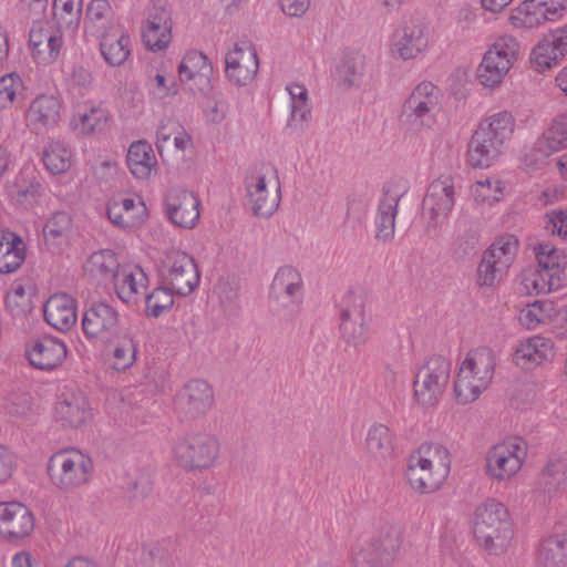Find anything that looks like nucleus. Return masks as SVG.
Listing matches in <instances>:
<instances>
[{
  "label": "nucleus",
  "mask_w": 567,
  "mask_h": 567,
  "mask_svg": "<svg viewBox=\"0 0 567 567\" xmlns=\"http://www.w3.org/2000/svg\"><path fill=\"white\" fill-rule=\"evenodd\" d=\"M516 120L508 111H499L483 118L474 131L466 151V163L472 168L495 165L514 136Z\"/></svg>",
  "instance_id": "f257e3e1"
},
{
  "label": "nucleus",
  "mask_w": 567,
  "mask_h": 567,
  "mask_svg": "<svg viewBox=\"0 0 567 567\" xmlns=\"http://www.w3.org/2000/svg\"><path fill=\"white\" fill-rule=\"evenodd\" d=\"M472 529L477 544L488 555H504L513 546V518L507 506L495 497H487L475 506Z\"/></svg>",
  "instance_id": "f03ea898"
},
{
  "label": "nucleus",
  "mask_w": 567,
  "mask_h": 567,
  "mask_svg": "<svg viewBox=\"0 0 567 567\" xmlns=\"http://www.w3.org/2000/svg\"><path fill=\"white\" fill-rule=\"evenodd\" d=\"M451 463V454L446 446L439 442H424L408 458V482L417 493H434L449 477Z\"/></svg>",
  "instance_id": "7ed1b4c3"
},
{
  "label": "nucleus",
  "mask_w": 567,
  "mask_h": 567,
  "mask_svg": "<svg viewBox=\"0 0 567 567\" xmlns=\"http://www.w3.org/2000/svg\"><path fill=\"white\" fill-rule=\"evenodd\" d=\"M496 368V355L488 347L470 350L461 361L454 381V395L458 404L476 401L491 385Z\"/></svg>",
  "instance_id": "20e7f679"
},
{
  "label": "nucleus",
  "mask_w": 567,
  "mask_h": 567,
  "mask_svg": "<svg viewBox=\"0 0 567 567\" xmlns=\"http://www.w3.org/2000/svg\"><path fill=\"white\" fill-rule=\"evenodd\" d=\"M93 473V458L86 451L75 446L55 451L47 463L51 485L64 494L75 493L86 486Z\"/></svg>",
  "instance_id": "39448f33"
},
{
  "label": "nucleus",
  "mask_w": 567,
  "mask_h": 567,
  "mask_svg": "<svg viewBox=\"0 0 567 567\" xmlns=\"http://www.w3.org/2000/svg\"><path fill=\"white\" fill-rule=\"evenodd\" d=\"M520 54L522 44L515 35L504 33L496 37L476 66L477 83L489 91L498 90L518 63Z\"/></svg>",
  "instance_id": "423d86ee"
},
{
  "label": "nucleus",
  "mask_w": 567,
  "mask_h": 567,
  "mask_svg": "<svg viewBox=\"0 0 567 567\" xmlns=\"http://www.w3.org/2000/svg\"><path fill=\"white\" fill-rule=\"evenodd\" d=\"M173 458L186 471L204 472L213 468L220 454L218 439L208 432H190L173 445Z\"/></svg>",
  "instance_id": "0eeeda50"
},
{
  "label": "nucleus",
  "mask_w": 567,
  "mask_h": 567,
  "mask_svg": "<svg viewBox=\"0 0 567 567\" xmlns=\"http://www.w3.org/2000/svg\"><path fill=\"white\" fill-rule=\"evenodd\" d=\"M303 297V279L292 266H281L275 274L269 290L271 311L285 320L296 318Z\"/></svg>",
  "instance_id": "6e6552de"
},
{
  "label": "nucleus",
  "mask_w": 567,
  "mask_h": 567,
  "mask_svg": "<svg viewBox=\"0 0 567 567\" xmlns=\"http://www.w3.org/2000/svg\"><path fill=\"white\" fill-rule=\"evenodd\" d=\"M528 455L527 443L517 436L492 445L485 456V474L495 482H509L523 468Z\"/></svg>",
  "instance_id": "1a4fd4ad"
},
{
  "label": "nucleus",
  "mask_w": 567,
  "mask_h": 567,
  "mask_svg": "<svg viewBox=\"0 0 567 567\" xmlns=\"http://www.w3.org/2000/svg\"><path fill=\"white\" fill-rule=\"evenodd\" d=\"M451 361L433 355L417 370L413 379V400L422 408H433L441 401L451 377Z\"/></svg>",
  "instance_id": "9d476101"
},
{
  "label": "nucleus",
  "mask_w": 567,
  "mask_h": 567,
  "mask_svg": "<svg viewBox=\"0 0 567 567\" xmlns=\"http://www.w3.org/2000/svg\"><path fill=\"white\" fill-rule=\"evenodd\" d=\"M157 276L162 285L173 288L179 296L190 295L200 281L194 257L179 249H169L164 252L157 264Z\"/></svg>",
  "instance_id": "9b49d317"
},
{
  "label": "nucleus",
  "mask_w": 567,
  "mask_h": 567,
  "mask_svg": "<svg viewBox=\"0 0 567 567\" xmlns=\"http://www.w3.org/2000/svg\"><path fill=\"white\" fill-rule=\"evenodd\" d=\"M440 102V89L432 82H421L406 99L403 115L409 125L416 131L431 128L436 123Z\"/></svg>",
  "instance_id": "f8f14e48"
},
{
  "label": "nucleus",
  "mask_w": 567,
  "mask_h": 567,
  "mask_svg": "<svg viewBox=\"0 0 567 567\" xmlns=\"http://www.w3.org/2000/svg\"><path fill=\"white\" fill-rule=\"evenodd\" d=\"M409 189V181L403 177L391 178L384 184L374 218L377 240L389 243L394 238L399 203Z\"/></svg>",
  "instance_id": "ddd939ff"
},
{
  "label": "nucleus",
  "mask_w": 567,
  "mask_h": 567,
  "mask_svg": "<svg viewBox=\"0 0 567 567\" xmlns=\"http://www.w3.org/2000/svg\"><path fill=\"white\" fill-rule=\"evenodd\" d=\"M245 188L247 204L255 216L269 218L278 210L281 202V183L276 171L271 177L262 173L249 175Z\"/></svg>",
  "instance_id": "4468645a"
},
{
  "label": "nucleus",
  "mask_w": 567,
  "mask_h": 567,
  "mask_svg": "<svg viewBox=\"0 0 567 567\" xmlns=\"http://www.w3.org/2000/svg\"><path fill=\"white\" fill-rule=\"evenodd\" d=\"M82 332L91 343H106L116 337L121 328L117 308L107 301H94L82 317Z\"/></svg>",
  "instance_id": "2eb2a0df"
},
{
  "label": "nucleus",
  "mask_w": 567,
  "mask_h": 567,
  "mask_svg": "<svg viewBox=\"0 0 567 567\" xmlns=\"http://www.w3.org/2000/svg\"><path fill=\"white\" fill-rule=\"evenodd\" d=\"M95 410L85 393L64 390L53 408L54 421L65 430H82L94 421Z\"/></svg>",
  "instance_id": "dca6fc26"
},
{
  "label": "nucleus",
  "mask_w": 567,
  "mask_h": 567,
  "mask_svg": "<svg viewBox=\"0 0 567 567\" xmlns=\"http://www.w3.org/2000/svg\"><path fill=\"white\" fill-rule=\"evenodd\" d=\"M370 316L362 295L349 291L342 299L340 311V333L342 339L354 347L369 339Z\"/></svg>",
  "instance_id": "f3484780"
},
{
  "label": "nucleus",
  "mask_w": 567,
  "mask_h": 567,
  "mask_svg": "<svg viewBox=\"0 0 567 567\" xmlns=\"http://www.w3.org/2000/svg\"><path fill=\"white\" fill-rule=\"evenodd\" d=\"M259 71V56L255 44L241 40L234 44L225 55V75L237 87H246L256 80Z\"/></svg>",
  "instance_id": "a211bd4d"
},
{
  "label": "nucleus",
  "mask_w": 567,
  "mask_h": 567,
  "mask_svg": "<svg viewBox=\"0 0 567 567\" xmlns=\"http://www.w3.org/2000/svg\"><path fill=\"white\" fill-rule=\"evenodd\" d=\"M200 200L194 192L182 187H171L164 195L163 212L176 227L193 229L200 217Z\"/></svg>",
  "instance_id": "6ab92c4d"
},
{
  "label": "nucleus",
  "mask_w": 567,
  "mask_h": 567,
  "mask_svg": "<svg viewBox=\"0 0 567 567\" xmlns=\"http://www.w3.org/2000/svg\"><path fill=\"white\" fill-rule=\"evenodd\" d=\"M566 0H523L509 16L514 28L533 29L548 21L560 19L566 10Z\"/></svg>",
  "instance_id": "aec40b11"
},
{
  "label": "nucleus",
  "mask_w": 567,
  "mask_h": 567,
  "mask_svg": "<svg viewBox=\"0 0 567 567\" xmlns=\"http://www.w3.org/2000/svg\"><path fill=\"white\" fill-rule=\"evenodd\" d=\"M556 357V346L553 339L542 334L524 338L513 349L512 363L524 372L551 362Z\"/></svg>",
  "instance_id": "412c9836"
},
{
  "label": "nucleus",
  "mask_w": 567,
  "mask_h": 567,
  "mask_svg": "<svg viewBox=\"0 0 567 567\" xmlns=\"http://www.w3.org/2000/svg\"><path fill=\"white\" fill-rule=\"evenodd\" d=\"M215 404L213 386L202 379H193L176 393L175 408L188 419L205 416Z\"/></svg>",
  "instance_id": "4be33fe9"
},
{
  "label": "nucleus",
  "mask_w": 567,
  "mask_h": 567,
  "mask_svg": "<svg viewBox=\"0 0 567 567\" xmlns=\"http://www.w3.org/2000/svg\"><path fill=\"white\" fill-rule=\"evenodd\" d=\"M454 204V181L451 176H441L430 184L423 200V209L431 221L439 225L447 219Z\"/></svg>",
  "instance_id": "5701e85b"
},
{
  "label": "nucleus",
  "mask_w": 567,
  "mask_h": 567,
  "mask_svg": "<svg viewBox=\"0 0 567 567\" xmlns=\"http://www.w3.org/2000/svg\"><path fill=\"white\" fill-rule=\"evenodd\" d=\"M106 214L114 226L131 230L144 224L147 217V208L140 198L116 194L107 200Z\"/></svg>",
  "instance_id": "b1692460"
},
{
  "label": "nucleus",
  "mask_w": 567,
  "mask_h": 567,
  "mask_svg": "<svg viewBox=\"0 0 567 567\" xmlns=\"http://www.w3.org/2000/svg\"><path fill=\"white\" fill-rule=\"evenodd\" d=\"M116 297L127 307L137 306L148 287V276L135 264H123L120 272L112 282Z\"/></svg>",
  "instance_id": "393cba45"
},
{
  "label": "nucleus",
  "mask_w": 567,
  "mask_h": 567,
  "mask_svg": "<svg viewBox=\"0 0 567 567\" xmlns=\"http://www.w3.org/2000/svg\"><path fill=\"white\" fill-rule=\"evenodd\" d=\"M62 47L63 38L59 29L41 23L30 30L29 48L37 64L47 66L54 63Z\"/></svg>",
  "instance_id": "a878e982"
},
{
  "label": "nucleus",
  "mask_w": 567,
  "mask_h": 567,
  "mask_svg": "<svg viewBox=\"0 0 567 567\" xmlns=\"http://www.w3.org/2000/svg\"><path fill=\"white\" fill-rule=\"evenodd\" d=\"M34 529V516L22 503H0V536L8 540L28 537Z\"/></svg>",
  "instance_id": "bb28decb"
},
{
  "label": "nucleus",
  "mask_w": 567,
  "mask_h": 567,
  "mask_svg": "<svg viewBox=\"0 0 567 567\" xmlns=\"http://www.w3.org/2000/svg\"><path fill=\"white\" fill-rule=\"evenodd\" d=\"M66 354V344L50 336L32 340L25 347V357L30 364L42 371H52L60 367Z\"/></svg>",
  "instance_id": "cd10ccee"
},
{
  "label": "nucleus",
  "mask_w": 567,
  "mask_h": 567,
  "mask_svg": "<svg viewBox=\"0 0 567 567\" xmlns=\"http://www.w3.org/2000/svg\"><path fill=\"white\" fill-rule=\"evenodd\" d=\"M61 101L53 94H39L25 113V124L35 134L49 132L61 118Z\"/></svg>",
  "instance_id": "c85d7f7f"
},
{
  "label": "nucleus",
  "mask_w": 567,
  "mask_h": 567,
  "mask_svg": "<svg viewBox=\"0 0 567 567\" xmlns=\"http://www.w3.org/2000/svg\"><path fill=\"white\" fill-rule=\"evenodd\" d=\"M142 38L147 49L161 51L172 41V16L167 8L154 4L142 28Z\"/></svg>",
  "instance_id": "c756f323"
},
{
  "label": "nucleus",
  "mask_w": 567,
  "mask_h": 567,
  "mask_svg": "<svg viewBox=\"0 0 567 567\" xmlns=\"http://www.w3.org/2000/svg\"><path fill=\"white\" fill-rule=\"evenodd\" d=\"M212 74L213 65L208 58L196 50L186 52L178 65L181 82L192 91H206L210 86Z\"/></svg>",
  "instance_id": "7c9ffc66"
},
{
  "label": "nucleus",
  "mask_w": 567,
  "mask_h": 567,
  "mask_svg": "<svg viewBox=\"0 0 567 567\" xmlns=\"http://www.w3.org/2000/svg\"><path fill=\"white\" fill-rule=\"evenodd\" d=\"M44 319L58 331H69L78 321L76 301L68 293H54L43 307Z\"/></svg>",
  "instance_id": "2f4dec72"
},
{
  "label": "nucleus",
  "mask_w": 567,
  "mask_h": 567,
  "mask_svg": "<svg viewBox=\"0 0 567 567\" xmlns=\"http://www.w3.org/2000/svg\"><path fill=\"white\" fill-rule=\"evenodd\" d=\"M289 94V116L287 127L301 132L312 118V106L307 87L300 83H289L286 86Z\"/></svg>",
  "instance_id": "473e14b6"
},
{
  "label": "nucleus",
  "mask_w": 567,
  "mask_h": 567,
  "mask_svg": "<svg viewBox=\"0 0 567 567\" xmlns=\"http://www.w3.org/2000/svg\"><path fill=\"white\" fill-rule=\"evenodd\" d=\"M104 61L112 66H121L131 56L132 41L123 25L97 38Z\"/></svg>",
  "instance_id": "72a5a7b5"
},
{
  "label": "nucleus",
  "mask_w": 567,
  "mask_h": 567,
  "mask_svg": "<svg viewBox=\"0 0 567 567\" xmlns=\"http://www.w3.org/2000/svg\"><path fill=\"white\" fill-rule=\"evenodd\" d=\"M121 24L107 0H92L84 17V31L87 35L99 38Z\"/></svg>",
  "instance_id": "f704fd0d"
},
{
  "label": "nucleus",
  "mask_w": 567,
  "mask_h": 567,
  "mask_svg": "<svg viewBox=\"0 0 567 567\" xmlns=\"http://www.w3.org/2000/svg\"><path fill=\"white\" fill-rule=\"evenodd\" d=\"M534 254L537 266L563 287L567 270V252L551 244L540 243L534 247Z\"/></svg>",
  "instance_id": "c9c22d12"
},
{
  "label": "nucleus",
  "mask_w": 567,
  "mask_h": 567,
  "mask_svg": "<svg viewBox=\"0 0 567 567\" xmlns=\"http://www.w3.org/2000/svg\"><path fill=\"white\" fill-rule=\"evenodd\" d=\"M126 163L130 172L138 179L150 178L157 166L154 150L146 141H135L130 145Z\"/></svg>",
  "instance_id": "e433bc0d"
},
{
  "label": "nucleus",
  "mask_w": 567,
  "mask_h": 567,
  "mask_svg": "<svg viewBox=\"0 0 567 567\" xmlns=\"http://www.w3.org/2000/svg\"><path fill=\"white\" fill-rule=\"evenodd\" d=\"M109 112L101 104H92L79 110L71 120L72 128L81 135L101 133L107 126Z\"/></svg>",
  "instance_id": "4c0bfd02"
},
{
  "label": "nucleus",
  "mask_w": 567,
  "mask_h": 567,
  "mask_svg": "<svg viewBox=\"0 0 567 567\" xmlns=\"http://www.w3.org/2000/svg\"><path fill=\"white\" fill-rule=\"evenodd\" d=\"M559 316L557 303L553 300H536L526 305L518 313V322L527 330H536L542 324L553 322Z\"/></svg>",
  "instance_id": "58836bf2"
},
{
  "label": "nucleus",
  "mask_w": 567,
  "mask_h": 567,
  "mask_svg": "<svg viewBox=\"0 0 567 567\" xmlns=\"http://www.w3.org/2000/svg\"><path fill=\"white\" fill-rule=\"evenodd\" d=\"M24 244L12 231L0 230V274L16 271L24 261Z\"/></svg>",
  "instance_id": "ea45409f"
},
{
  "label": "nucleus",
  "mask_w": 567,
  "mask_h": 567,
  "mask_svg": "<svg viewBox=\"0 0 567 567\" xmlns=\"http://www.w3.org/2000/svg\"><path fill=\"white\" fill-rule=\"evenodd\" d=\"M505 183L495 175L483 176L470 187V196L480 207H492L503 200Z\"/></svg>",
  "instance_id": "a19ab883"
},
{
  "label": "nucleus",
  "mask_w": 567,
  "mask_h": 567,
  "mask_svg": "<svg viewBox=\"0 0 567 567\" xmlns=\"http://www.w3.org/2000/svg\"><path fill=\"white\" fill-rule=\"evenodd\" d=\"M365 451L374 460H386L394 454V434L384 424H372L365 436Z\"/></svg>",
  "instance_id": "79ce46f5"
},
{
  "label": "nucleus",
  "mask_w": 567,
  "mask_h": 567,
  "mask_svg": "<svg viewBox=\"0 0 567 567\" xmlns=\"http://www.w3.org/2000/svg\"><path fill=\"white\" fill-rule=\"evenodd\" d=\"M122 265L116 254L110 249L93 252L86 261L85 270L90 276L104 282H113Z\"/></svg>",
  "instance_id": "37998d69"
},
{
  "label": "nucleus",
  "mask_w": 567,
  "mask_h": 567,
  "mask_svg": "<svg viewBox=\"0 0 567 567\" xmlns=\"http://www.w3.org/2000/svg\"><path fill=\"white\" fill-rule=\"evenodd\" d=\"M519 287L527 296L545 295L561 288L538 266H529L522 270Z\"/></svg>",
  "instance_id": "c03bdc74"
},
{
  "label": "nucleus",
  "mask_w": 567,
  "mask_h": 567,
  "mask_svg": "<svg viewBox=\"0 0 567 567\" xmlns=\"http://www.w3.org/2000/svg\"><path fill=\"white\" fill-rule=\"evenodd\" d=\"M518 249L519 241L517 237L511 234H504L495 238L483 254L508 272L516 259Z\"/></svg>",
  "instance_id": "a18cd8bd"
},
{
  "label": "nucleus",
  "mask_w": 567,
  "mask_h": 567,
  "mask_svg": "<svg viewBox=\"0 0 567 567\" xmlns=\"http://www.w3.org/2000/svg\"><path fill=\"white\" fill-rule=\"evenodd\" d=\"M113 340V349L110 354L111 368L117 372H124L136 362L137 342L128 333H116Z\"/></svg>",
  "instance_id": "49530a36"
},
{
  "label": "nucleus",
  "mask_w": 567,
  "mask_h": 567,
  "mask_svg": "<svg viewBox=\"0 0 567 567\" xmlns=\"http://www.w3.org/2000/svg\"><path fill=\"white\" fill-rule=\"evenodd\" d=\"M72 150L60 141L49 142L42 152V162L53 175L65 173L72 165Z\"/></svg>",
  "instance_id": "de8ad7c7"
},
{
  "label": "nucleus",
  "mask_w": 567,
  "mask_h": 567,
  "mask_svg": "<svg viewBox=\"0 0 567 567\" xmlns=\"http://www.w3.org/2000/svg\"><path fill=\"white\" fill-rule=\"evenodd\" d=\"M427 47V38L420 27L405 28L393 44L394 51L403 60H411Z\"/></svg>",
  "instance_id": "09e8293b"
},
{
  "label": "nucleus",
  "mask_w": 567,
  "mask_h": 567,
  "mask_svg": "<svg viewBox=\"0 0 567 567\" xmlns=\"http://www.w3.org/2000/svg\"><path fill=\"white\" fill-rule=\"evenodd\" d=\"M538 557L545 567L567 566V534L553 535L544 539Z\"/></svg>",
  "instance_id": "8fccbe9b"
},
{
  "label": "nucleus",
  "mask_w": 567,
  "mask_h": 567,
  "mask_svg": "<svg viewBox=\"0 0 567 567\" xmlns=\"http://www.w3.org/2000/svg\"><path fill=\"white\" fill-rule=\"evenodd\" d=\"M72 227V218L65 212L52 214L44 224L43 236L47 245L62 246L68 243Z\"/></svg>",
  "instance_id": "3c124183"
},
{
  "label": "nucleus",
  "mask_w": 567,
  "mask_h": 567,
  "mask_svg": "<svg viewBox=\"0 0 567 567\" xmlns=\"http://www.w3.org/2000/svg\"><path fill=\"white\" fill-rule=\"evenodd\" d=\"M174 289L166 285L156 287L145 297V316L158 318L168 312L174 306Z\"/></svg>",
  "instance_id": "603ef678"
},
{
  "label": "nucleus",
  "mask_w": 567,
  "mask_h": 567,
  "mask_svg": "<svg viewBox=\"0 0 567 567\" xmlns=\"http://www.w3.org/2000/svg\"><path fill=\"white\" fill-rule=\"evenodd\" d=\"M540 143L549 152H559L567 148V112L553 118L543 133Z\"/></svg>",
  "instance_id": "864d4df0"
},
{
  "label": "nucleus",
  "mask_w": 567,
  "mask_h": 567,
  "mask_svg": "<svg viewBox=\"0 0 567 567\" xmlns=\"http://www.w3.org/2000/svg\"><path fill=\"white\" fill-rule=\"evenodd\" d=\"M561 59L564 58L559 55L558 51L554 49V45L545 35L538 41L530 53L532 66L539 73L550 70L557 65Z\"/></svg>",
  "instance_id": "5fc2aeb1"
},
{
  "label": "nucleus",
  "mask_w": 567,
  "mask_h": 567,
  "mask_svg": "<svg viewBox=\"0 0 567 567\" xmlns=\"http://www.w3.org/2000/svg\"><path fill=\"white\" fill-rule=\"evenodd\" d=\"M380 550L383 561L390 566L396 558L402 546V534L398 528H386L371 538Z\"/></svg>",
  "instance_id": "6e6d98bb"
},
{
  "label": "nucleus",
  "mask_w": 567,
  "mask_h": 567,
  "mask_svg": "<svg viewBox=\"0 0 567 567\" xmlns=\"http://www.w3.org/2000/svg\"><path fill=\"white\" fill-rule=\"evenodd\" d=\"M352 564L354 567H388L371 538L352 546Z\"/></svg>",
  "instance_id": "4d7b16f0"
},
{
  "label": "nucleus",
  "mask_w": 567,
  "mask_h": 567,
  "mask_svg": "<svg viewBox=\"0 0 567 567\" xmlns=\"http://www.w3.org/2000/svg\"><path fill=\"white\" fill-rule=\"evenodd\" d=\"M507 271L482 254L476 268L475 282L480 288H495L506 276Z\"/></svg>",
  "instance_id": "13d9d810"
},
{
  "label": "nucleus",
  "mask_w": 567,
  "mask_h": 567,
  "mask_svg": "<svg viewBox=\"0 0 567 567\" xmlns=\"http://www.w3.org/2000/svg\"><path fill=\"white\" fill-rule=\"evenodd\" d=\"M31 295L21 282H14L4 298L6 309L13 317H21L31 310Z\"/></svg>",
  "instance_id": "bf43d9fd"
},
{
  "label": "nucleus",
  "mask_w": 567,
  "mask_h": 567,
  "mask_svg": "<svg viewBox=\"0 0 567 567\" xmlns=\"http://www.w3.org/2000/svg\"><path fill=\"white\" fill-rule=\"evenodd\" d=\"M364 59L360 55L346 59L338 70L339 79L347 87L361 85L364 76Z\"/></svg>",
  "instance_id": "052dcab7"
},
{
  "label": "nucleus",
  "mask_w": 567,
  "mask_h": 567,
  "mask_svg": "<svg viewBox=\"0 0 567 567\" xmlns=\"http://www.w3.org/2000/svg\"><path fill=\"white\" fill-rule=\"evenodd\" d=\"M24 84L17 72L8 73L0 78V107H10L17 97L22 94Z\"/></svg>",
  "instance_id": "680f3d73"
},
{
  "label": "nucleus",
  "mask_w": 567,
  "mask_h": 567,
  "mask_svg": "<svg viewBox=\"0 0 567 567\" xmlns=\"http://www.w3.org/2000/svg\"><path fill=\"white\" fill-rule=\"evenodd\" d=\"M44 188L39 182H31L25 187H18L12 194L13 202L23 209H31L40 204Z\"/></svg>",
  "instance_id": "e2e57ef3"
},
{
  "label": "nucleus",
  "mask_w": 567,
  "mask_h": 567,
  "mask_svg": "<svg viewBox=\"0 0 567 567\" xmlns=\"http://www.w3.org/2000/svg\"><path fill=\"white\" fill-rule=\"evenodd\" d=\"M147 90L155 99L164 100L177 93V85L173 78H167L165 74L157 73L150 76L146 82Z\"/></svg>",
  "instance_id": "0e129e2a"
},
{
  "label": "nucleus",
  "mask_w": 567,
  "mask_h": 567,
  "mask_svg": "<svg viewBox=\"0 0 567 567\" xmlns=\"http://www.w3.org/2000/svg\"><path fill=\"white\" fill-rule=\"evenodd\" d=\"M83 0H53V8L56 16L72 24L79 22L82 13Z\"/></svg>",
  "instance_id": "69168bd1"
},
{
  "label": "nucleus",
  "mask_w": 567,
  "mask_h": 567,
  "mask_svg": "<svg viewBox=\"0 0 567 567\" xmlns=\"http://www.w3.org/2000/svg\"><path fill=\"white\" fill-rule=\"evenodd\" d=\"M545 219L547 230L563 240H567V208L547 212Z\"/></svg>",
  "instance_id": "338daca9"
},
{
  "label": "nucleus",
  "mask_w": 567,
  "mask_h": 567,
  "mask_svg": "<svg viewBox=\"0 0 567 567\" xmlns=\"http://www.w3.org/2000/svg\"><path fill=\"white\" fill-rule=\"evenodd\" d=\"M17 467V458L12 451L0 444V486L7 484Z\"/></svg>",
  "instance_id": "774afa93"
}]
</instances>
